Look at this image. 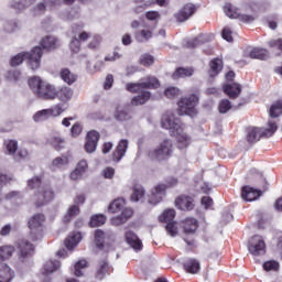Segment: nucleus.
<instances>
[{"label": "nucleus", "mask_w": 282, "mask_h": 282, "mask_svg": "<svg viewBox=\"0 0 282 282\" xmlns=\"http://www.w3.org/2000/svg\"><path fill=\"white\" fill-rule=\"evenodd\" d=\"M161 127L170 131V135L176 138L177 149L184 151L188 149L191 144V137L184 131V124L180 119L175 118V115L167 112L161 119Z\"/></svg>", "instance_id": "nucleus-1"}, {"label": "nucleus", "mask_w": 282, "mask_h": 282, "mask_svg": "<svg viewBox=\"0 0 282 282\" xmlns=\"http://www.w3.org/2000/svg\"><path fill=\"white\" fill-rule=\"evenodd\" d=\"M29 188H37V192L34 195L35 206L40 208V206H45V204H50L52 199H54V189L52 186L46 184H41V177L35 176L28 181Z\"/></svg>", "instance_id": "nucleus-2"}, {"label": "nucleus", "mask_w": 282, "mask_h": 282, "mask_svg": "<svg viewBox=\"0 0 282 282\" xmlns=\"http://www.w3.org/2000/svg\"><path fill=\"white\" fill-rule=\"evenodd\" d=\"M29 86L37 98L42 100H56V86L42 80L41 77H31Z\"/></svg>", "instance_id": "nucleus-3"}, {"label": "nucleus", "mask_w": 282, "mask_h": 282, "mask_svg": "<svg viewBox=\"0 0 282 282\" xmlns=\"http://www.w3.org/2000/svg\"><path fill=\"white\" fill-rule=\"evenodd\" d=\"M43 56V48L41 46H35L31 50L30 53H19L18 55L13 56L11 58V65L12 67H19L21 63L25 58H28L29 67L33 72H36L41 67V58Z\"/></svg>", "instance_id": "nucleus-4"}, {"label": "nucleus", "mask_w": 282, "mask_h": 282, "mask_svg": "<svg viewBox=\"0 0 282 282\" xmlns=\"http://www.w3.org/2000/svg\"><path fill=\"white\" fill-rule=\"evenodd\" d=\"M276 129H279V126L276 124V120L274 119L268 121L267 128H248L247 142H249L250 144H254L259 142L261 138H272V135L276 133Z\"/></svg>", "instance_id": "nucleus-5"}, {"label": "nucleus", "mask_w": 282, "mask_h": 282, "mask_svg": "<svg viewBox=\"0 0 282 282\" xmlns=\"http://www.w3.org/2000/svg\"><path fill=\"white\" fill-rule=\"evenodd\" d=\"M148 155L151 160H159V162L169 160L173 155V141L169 139L163 140L155 149L150 150Z\"/></svg>", "instance_id": "nucleus-6"}, {"label": "nucleus", "mask_w": 282, "mask_h": 282, "mask_svg": "<svg viewBox=\"0 0 282 282\" xmlns=\"http://www.w3.org/2000/svg\"><path fill=\"white\" fill-rule=\"evenodd\" d=\"M127 91H130L131 94H140L139 96H135L132 98L131 104L134 107H138V105H144L147 101L151 98V93L144 90V84L141 83H129L126 85Z\"/></svg>", "instance_id": "nucleus-7"}, {"label": "nucleus", "mask_w": 282, "mask_h": 282, "mask_svg": "<svg viewBox=\"0 0 282 282\" xmlns=\"http://www.w3.org/2000/svg\"><path fill=\"white\" fill-rule=\"evenodd\" d=\"M177 105L180 116H195L197 113L195 107L199 105V97L195 94L183 97L178 100Z\"/></svg>", "instance_id": "nucleus-8"}, {"label": "nucleus", "mask_w": 282, "mask_h": 282, "mask_svg": "<svg viewBox=\"0 0 282 282\" xmlns=\"http://www.w3.org/2000/svg\"><path fill=\"white\" fill-rule=\"evenodd\" d=\"M65 108H63V104H57L52 108L43 109L33 115L34 122H45V120H50V118H58L62 113H64Z\"/></svg>", "instance_id": "nucleus-9"}, {"label": "nucleus", "mask_w": 282, "mask_h": 282, "mask_svg": "<svg viewBox=\"0 0 282 282\" xmlns=\"http://www.w3.org/2000/svg\"><path fill=\"white\" fill-rule=\"evenodd\" d=\"M175 219V209H166L159 216V221H164L166 225L167 235L171 237L177 236V226L173 220Z\"/></svg>", "instance_id": "nucleus-10"}, {"label": "nucleus", "mask_w": 282, "mask_h": 282, "mask_svg": "<svg viewBox=\"0 0 282 282\" xmlns=\"http://www.w3.org/2000/svg\"><path fill=\"white\" fill-rule=\"evenodd\" d=\"M248 250L253 257L265 254V241L261 236H253L248 245Z\"/></svg>", "instance_id": "nucleus-11"}, {"label": "nucleus", "mask_w": 282, "mask_h": 282, "mask_svg": "<svg viewBox=\"0 0 282 282\" xmlns=\"http://www.w3.org/2000/svg\"><path fill=\"white\" fill-rule=\"evenodd\" d=\"M224 11L229 19H238L242 23H252L256 19L254 15L239 13V9L235 8L231 3H226Z\"/></svg>", "instance_id": "nucleus-12"}, {"label": "nucleus", "mask_w": 282, "mask_h": 282, "mask_svg": "<svg viewBox=\"0 0 282 282\" xmlns=\"http://www.w3.org/2000/svg\"><path fill=\"white\" fill-rule=\"evenodd\" d=\"M195 12H197V7L193 3H187L174 13V19L177 23H186Z\"/></svg>", "instance_id": "nucleus-13"}, {"label": "nucleus", "mask_w": 282, "mask_h": 282, "mask_svg": "<svg viewBox=\"0 0 282 282\" xmlns=\"http://www.w3.org/2000/svg\"><path fill=\"white\" fill-rule=\"evenodd\" d=\"M169 186L164 183L156 184L149 195V203L155 206V204H160L164 197H166V188Z\"/></svg>", "instance_id": "nucleus-14"}, {"label": "nucleus", "mask_w": 282, "mask_h": 282, "mask_svg": "<svg viewBox=\"0 0 282 282\" xmlns=\"http://www.w3.org/2000/svg\"><path fill=\"white\" fill-rule=\"evenodd\" d=\"M45 221V216L43 214H35L29 219V228L32 230L31 235H34V230H37L39 238H33L34 241H37V239H41V226H43V223Z\"/></svg>", "instance_id": "nucleus-15"}, {"label": "nucleus", "mask_w": 282, "mask_h": 282, "mask_svg": "<svg viewBox=\"0 0 282 282\" xmlns=\"http://www.w3.org/2000/svg\"><path fill=\"white\" fill-rule=\"evenodd\" d=\"M98 140H100V134L98 131H89L86 137L85 151L86 153H95L98 147Z\"/></svg>", "instance_id": "nucleus-16"}, {"label": "nucleus", "mask_w": 282, "mask_h": 282, "mask_svg": "<svg viewBox=\"0 0 282 282\" xmlns=\"http://www.w3.org/2000/svg\"><path fill=\"white\" fill-rule=\"evenodd\" d=\"M175 206L180 210H193L195 208V199H193V196L181 195L176 198Z\"/></svg>", "instance_id": "nucleus-17"}, {"label": "nucleus", "mask_w": 282, "mask_h": 282, "mask_svg": "<svg viewBox=\"0 0 282 282\" xmlns=\"http://www.w3.org/2000/svg\"><path fill=\"white\" fill-rule=\"evenodd\" d=\"M127 149H129V140H120L112 153V162H120L127 155Z\"/></svg>", "instance_id": "nucleus-18"}, {"label": "nucleus", "mask_w": 282, "mask_h": 282, "mask_svg": "<svg viewBox=\"0 0 282 282\" xmlns=\"http://www.w3.org/2000/svg\"><path fill=\"white\" fill-rule=\"evenodd\" d=\"M88 165L87 161L82 160L77 163L76 167L70 172L69 178L73 182H78V180L83 178V175L87 172Z\"/></svg>", "instance_id": "nucleus-19"}, {"label": "nucleus", "mask_w": 282, "mask_h": 282, "mask_svg": "<svg viewBox=\"0 0 282 282\" xmlns=\"http://www.w3.org/2000/svg\"><path fill=\"white\" fill-rule=\"evenodd\" d=\"M61 269V262L56 260H48L44 263L43 271H42V276L43 281L42 282H50L47 274H53V272H56V270Z\"/></svg>", "instance_id": "nucleus-20"}, {"label": "nucleus", "mask_w": 282, "mask_h": 282, "mask_svg": "<svg viewBox=\"0 0 282 282\" xmlns=\"http://www.w3.org/2000/svg\"><path fill=\"white\" fill-rule=\"evenodd\" d=\"M40 44L43 50H58V47H61V40L54 35H46L41 40Z\"/></svg>", "instance_id": "nucleus-21"}, {"label": "nucleus", "mask_w": 282, "mask_h": 282, "mask_svg": "<svg viewBox=\"0 0 282 282\" xmlns=\"http://www.w3.org/2000/svg\"><path fill=\"white\" fill-rule=\"evenodd\" d=\"M55 98H57L59 102H63L65 105L69 102L72 98H74V89L67 86H63L59 89L57 88Z\"/></svg>", "instance_id": "nucleus-22"}, {"label": "nucleus", "mask_w": 282, "mask_h": 282, "mask_svg": "<svg viewBox=\"0 0 282 282\" xmlns=\"http://www.w3.org/2000/svg\"><path fill=\"white\" fill-rule=\"evenodd\" d=\"M126 241L132 250H135V252H139L143 248L142 240H140L138 235H135L133 231L126 232Z\"/></svg>", "instance_id": "nucleus-23"}, {"label": "nucleus", "mask_w": 282, "mask_h": 282, "mask_svg": "<svg viewBox=\"0 0 282 282\" xmlns=\"http://www.w3.org/2000/svg\"><path fill=\"white\" fill-rule=\"evenodd\" d=\"M18 250L19 257L21 259H25L26 257H30V254H32V252L34 251V246L30 243L28 240H19Z\"/></svg>", "instance_id": "nucleus-24"}, {"label": "nucleus", "mask_w": 282, "mask_h": 282, "mask_svg": "<svg viewBox=\"0 0 282 282\" xmlns=\"http://www.w3.org/2000/svg\"><path fill=\"white\" fill-rule=\"evenodd\" d=\"M261 196V191L256 189L254 187L245 186L242 188L241 197L245 202H254Z\"/></svg>", "instance_id": "nucleus-25"}, {"label": "nucleus", "mask_w": 282, "mask_h": 282, "mask_svg": "<svg viewBox=\"0 0 282 282\" xmlns=\"http://www.w3.org/2000/svg\"><path fill=\"white\" fill-rule=\"evenodd\" d=\"M133 216V209L124 208L121 212V215L112 217L111 224L112 226H122V224H127V220Z\"/></svg>", "instance_id": "nucleus-26"}, {"label": "nucleus", "mask_w": 282, "mask_h": 282, "mask_svg": "<svg viewBox=\"0 0 282 282\" xmlns=\"http://www.w3.org/2000/svg\"><path fill=\"white\" fill-rule=\"evenodd\" d=\"M245 56H247L248 58H258L259 61H265V58H268V51L265 48L259 47L248 48L245 52Z\"/></svg>", "instance_id": "nucleus-27"}, {"label": "nucleus", "mask_w": 282, "mask_h": 282, "mask_svg": "<svg viewBox=\"0 0 282 282\" xmlns=\"http://www.w3.org/2000/svg\"><path fill=\"white\" fill-rule=\"evenodd\" d=\"M14 279V270L6 263H0V282H11Z\"/></svg>", "instance_id": "nucleus-28"}, {"label": "nucleus", "mask_w": 282, "mask_h": 282, "mask_svg": "<svg viewBox=\"0 0 282 282\" xmlns=\"http://www.w3.org/2000/svg\"><path fill=\"white\" fill-rule=\"evenodd\" d=\"M36 0H12L10 2V8L12 10H15V12H23V10L30 8L32 3H34Z\"/></svg>", "instance_id": "nucleus-29"}, {"label": "nucleus", "mask_w": 282, "mask_h": 282, "mask_svg": "<svg viewBox=\"0 0 282 282\" xmlns=\"http://www.w3.org/2000/svg\"><path fill=\"white\" fill-rule=\"evenodd\" d=\"M224 69V62L220 58H214L209 63V76L210 78H215Z\"/></svg>", "instance_id": "nucleus-30"}, {"label": "nucleus", "mask_w": 282, "mask_h": 282, "mask_svg": "<svg viewBox=\"0 0 282 282\" xmlns=\"http://www.w3.org/2000/svg\"><path fill=\"white\" fill-rule=\"evenodd\" d=\"M83 239V235L80 232H75L68 236L65 240V246L67 250H74L78 243H80V240Z\"/></svg>", "instance_id": "nucleus-31"}, {"label": "nucleus", "mask_w": 282, "mask_h": 282, "mask_svg": "<svg viewBox=\"0 0 282 282\" xmlns=\"http://www.w3.org/2000/svg\"><path fill=\"white\" fill-rule=\"evenodd\" d=\"M208 41H213V35L208 34H199L196 39L187 42V47H197L204 43H208Z\"/></svg>", "instance_id": "nucleus-32"}, {"label": "nucleus", "mask_w": 282, "mask_h": 282, "mask_svg": "<svg viewBox=\"0 0 282 282\" xmlns=\"http://www.w3.org/2000/svg\"><path fill=\"white\" fill-rule=\"evenodd\" d=\"M224 91L229 98H237L241 94V86L239 84L225 85Z\"/></svg>", "instance_id": "nucleus-33"}, {"label": "nucleus", "mask_w": 282, "mask_h": 282, "mask_svg": "<svg viewBox=\"0 0 282 282\" xmlns=\"http://www.w3.org/2000/svg\"><path fill=\"white\" fill-rule=\"evenodd\" d=\"M48 144H51L55 151H61L62 149H65V138L53 135L48 139Z\"/></svg>", "instance_id": "nucleus-34"}, {"label": "nucleus", "mask_w": 282, "mask_h": 282, "mask_svg": "<svg viewBox=\"0 0 282 282\" xmlns=\"http://www.w3.org/2000/svg\"><path fill=\"white\" fill-rule=\"evenodd\" d=\"M17 151H19V141L17 140L4 141V152L7 155H17Z\"/></svg>", "instance_id": "nucleus-35"}, {"label": "nucleus", "mask_w": 282, "mask_h": 282, "mask_svg": "<svg viewBox=\"0 0 282 282\" xmlns=\"http://www.w3.org/2000/svg\"><path fill=\"white\" fill-rule=\"evenodd\" d=\"M61 78L66 83L67 85H74L76 83V79L78 78L74 73H72L68 68H62L61 70Z\"/></svg>", "instance_id": "nucleus-36"}, {"label": "nucleus", "mask_w": 282, "mask_h": 282, "mask_svg": "<svg viewBox=\"0 0 282 282\" xmlns=\"http://www.w3.org/2000/svg\"><path fill=\"white\" fill-rule=\"evenodd\" d=\"M184 268L186 272H188L189 274H197V272H199V269H200L199 261L195 259H188L184 263Z\"/></svg>", "instance_id": "nucleus-37"}, {"label": "nucleus", "mask_w": 282, "mask_h": 282, "mask_svg": "<svg viewBox=\"0 0 282 282\" xmlns=\"http://www.w3.org/2000/svg\"><path fill=\"white\" fill-rule=\"evenodd\" d=\"M115 119L118 120L119 122H127V120H131V113H129V111H127V109L122 108V107H118L115 110Z\"/></svg>", "instance_id": "nucleus-38"}, {"label": "nucleus", "mask_w": 282, "mask_h": 282, "mask_svg": "<svg viewBox=\"0 0 282 282\" xmlns=\"http://www.w3.org/2000/svg\"><path fill=\"white\" fill-rule=\"evenodd\" d=\"M145 193L147 192L142 185H135L130 197L131 202H142L144 199Z\"/></svg>", "instance_id": "nucleus-39"}, {"label": "nucleus", "mask_w": 282, "mask_h": 282, "mask_svg": "<svg viewBox=\"0 0 282 282\" xmlns=\"http://www.w3.org/2000/svg\"><path fill=\"white\" fill-rule=\"evenodd\" d=\"M107 272H109V262H107V260H102L97 265V279L101 281V279H105V276L107 275Z\"/></svg>", "instance_id": "nucleus-40"}, {"label": "nucleus", "mask_w": 282, "mask_h": 282, "mask_svg": "<svg viewBox=\"0 0 282 282\" xmlns=\"http://www.w3.org/2000/svg\"><path fill=\"white\" fill-rule=\"evenodd\" d=\"M105 239H107V234L102 229L95 230V245L99 250L105 248Z\"/></svg>", "instance_id": "nucleus-41"}, {"label": "nucleus", "mask_w": 282, "mask_h": 282, "mask_svg": "<svg viewBox=\"0 0 282 282\" xmlns=\"http://www.w3.org/2000/svg\"><path fill=\"white\" fill-rule=\"evenodd\" d=\"M14 254V247L12 245H6L0 247V261H6Z\"/></svg>", "instance_id": "nucleus-42"}, {"label": "nucleus", "mask_w": 282, "mask_h": 282, "mask_svg": "<svg viewBox=\"0 0 282 282\" xmlns=\"http://www.w3.org/2000/svg\"><path fill=\"white\" fill-rule=\"evenodd\" d=\"M106 221H107V217L105 215L97 214L91 216L89 224L91 228H98L100 226H105Z\"/></svg>", "instance_id": "nucleus-43"}, {"label": "nucleus", "mask_w": 282, "mask_h": 282, "mask_svg": "<svg viewBox=\"0 0 282 282\" xmlns=\"http://www.w3.org/2000/svg\"><path fill=\"white\" fill-rule=\"evenodd\" d=\"M184 232L191 235L197 230V220L195 218H187L183 225Z\"/></svg>", "instance_id": "nucleus-44"}, {"label": "nucleus", "mask_w": 282, "mask_h": 282, "mask_svg": "<svg viewBox=\"0 0 282 282\" xmlns=\"http://www.w3.org/2000/svg\"><path fill=\"white\" fill-rule=\"evenodd\" d=\"M69 164V158L67 155L57 156L52 161L53 169H65Z\"/></svg>", "instance_id": "nucleus-45"}, {"label": "nucleus", "mask_w": 282, "mask_h": 282, "mask_svg": "<svg viewBox=\"0 0 282 282\" xmlns=\"http://www.w3.org/2000/svg\"><path fill=\"white\" fill-rule=\"evenodd\" d=\"M124 208V200L123 198H117L112 203H110L108 210L112 214L120 213Z\"/></svg>", "instance_id": "nucleus-46"}, {"label": "nucleus", "mask_w": 282, "mask_h": 282, "mask_svg": "<svg viewBox=\"0 0 282 282\" xmlns=\"http://www.w3.org/2000/svg\"><path fill=\"white\" fill-rule=\"evenodd\" d=\"M152 36L153 32L151 30H141L135 33V40L139 43H147V41H149V39H151Z\"/></svg>", "instance_id": "nucleus-47"}, {"label": "nucleus", "mask_w": 282, "mask_h": 282, "mask_svg": "<svg viewBox=\"0 0 282 282\" xmlns=\"http://www.w3.org/2000/svg\"><path fill=\"white\" fill-rule=\"evenodd\" d=\"M165 98H169L170 100H173L175 98H178V96H182V90L177 87H167L164 90Z\"/></svg>", "instance_id": "nucleus-48"}, {"label": "nucleus", "mask_w": 282, "mask_h": 282, "mask_svg": "<svg viewBox=\"0 0 282 282\" xmlns=\"http://www.w3.org/2000/svg\"><path fill=\"white\" fill-rule=\"evenodd\" d=\"M193 68H178L173 75L172 78H187V76H191L193 74Z\"/></svg>", "instance_id": "nucleus-49"}, {"label": "nucleus", "mask_w": 282, "mask_h": 282, "mask_svg": "<svg viewBox=\"0 0 282 282\" xmlns=\"http://www.w3.org/2000/svg\"><path fill=\"white\" fill-rule=\"evenodd\" d=\"M143 83L144 89H158L160 87V80L155 77H148Z\"/></svg>", "instance_id": "nucleus-50"}, {"label": "nucleus", "mask_w": 282, "mask_h": 282, "mask_svg": "<svg viewBox=\"0 0 282 282\" xmlns=\"http://www.w3.org/2000/svg\"><path fill=\"white\" fill-rule=\"evenodd\" d=\"M79 213L80 208L78 205H72L64 217V221H72V218L76 217Z\"/></svg>", "instance_id": "nucleus-51"}, {"label": "nucleus", "mask_w": 282, "mask_h": 282, "mask_svg": "<svg viewBox=\"0 0 282 282\" xmlns=\"http://www.w3.org/2000/svg\"><path fill=\"white\" fill-rule=\"evenodd\" d=\"M282 113V100L276 101L270 108L271 118H279Z\"/></svg>", "instance_id": "nucleus-52"}, {"label": "nucleus", "mask_w": 282, "mask_h": 282, "mask_svg": "<svg viewBox=\"0 0 282 282\" xmlns=\"http://www.w3.org/2000/svg\"><path fill=\"white\" fill-rule=\"evenodd\" d=\"M269 45H270V47H272L275 56H281V52H282V40L281 39L270 41Z\"/></svg>", "instance_id": "nucleus-53"}, {"label": "nucleus", "mask_w": 282, "mask_h": 282, "mask_svg": "<svg viewBox=\"0 0 282 282\" xmlns=\"http://www.w3.org/2000/svg\"><path fill=\"white\" fill-rule=\"evenodd\" d=\"M218 109H219L220 113H228V111H230V109H232V104H230V100H228V99H223L219 102Z\"/></svg>", "instance_id": "nucleus-54"}, {"label": "nucleus", "mask_w": 282, "mask_h": 282, "mask_svg": "<svg viewBox=\"0 0 282 282\" xmlns=\"http://www.w3.org/2000/svg\"><path fill=\"white\" fill-rule=\"evenodd\" d=\"M263 269L267 272H276V270H279V262L274 260L267 261L263 263Z\"/></svg>", "instance_id": "nucleus-55"}, {"label": "nucleus", "mask_w": 282, "mask_h": 282, "mask_svg": "<svg viewBox=\"0 0 282 282\" xmlns=\"http://www.w3.org/2000/svg\"><path fill=\"white\" fill-rule=\"evenodd\" d=\"M84 268H87V261L80 260L77 263H75V276H83Z\"/></svg>", "instance_id": "nucleus-56"}, {"label": "nucleus", "mask_w": 282, "mask_h": 282, "mask_svg": "<svg viewBox=\"0 0 282 282\" xmlns=\"http://www.w3.org/2000/svg\"><path fill=\"white\" fill-rule=\"evenodd\" d=\"M69 48L73 54H78V52H80V40H78V37H73L69 43Z\"/></svg>", "instance_id": "nucleus-57"}, {"label": "nucleus", "mask_w": 282, "mask_h": 282, "mask_svg": "<svg viewBox=\"0 0 282 282\" xmlns=\"http://www.w3.org/2000/svg\"><path fill=\"white\" fill-rule=\"evenodd\" d=\"M46 8H47V4H45V1L43 0V2H40L34 7L33 15L39 17V15L43 14V12H45Z\"/></svg>", "instance_id": "nucleus-58"}, {"label": "nucleus", "mask_w": 282, "mask_h": 282, "mask_svg": "<svg viewBox=\"0 0 282 282\" xmlns=\"http://www.w3.org/2000/svg\"><path fill=\"white\" fill-rule=\"evenodd\" d=\"M141 65H144V67H149L150 65H153L154 58L150 54H144L140 58Z\"/></svg>", "instance_id": "nucleus-59"}, {"label": "nucleus", "mask_w": 282, "mask_h": 282, "mask_svg": "<svg viewBox=\"0 0 282 282\" xmlns=\"http://www.w3.org/2000/svg\"><path fill=\"white\" fill-rule=\"evenodd\" d=\"M102 42V37L100 35H94L93 40L89 42L88 47L90 50H96Z\"/></svg>", "instance_id": "nucleus-60"}, {"label": "nucleus", "mask_w": 282, "mask_h": 282, "mask_svg": "<svg viewBox=\"0 0 282 282\" xmlns=\"http://www.w3.org/2000/svg\"><path fill=\"white\" fill-rule=\"evenodd\" d=\"M7 78L8 80H11V82L19 80V78H21V72L17 69L9 70L7 74Z\"/></svg>", "instance_id": "nucleus-61"}, {"label": "nucleus", "mask_w": 282, "mask_h": 282, "mask_svg": "<svg viewBox=\"0 0 282 282\" xmlns=\"http://www.w3.org/2000/svg\"><path fill=\"white\" fill-rule=\"evenodd\" d=\"M102 175L106 180H113V175H116V170L113 167H105L102 170Z\"/></svg>", "instance_id": "nucleus-62"}, {"label": "nucleus", "mask_w": 282, "mask_h": 282, "mask_svg": "<svg viewBox=\"0 0 282 282\" xmlns=\"http://www.w3.org/2000/svg\"><path fill=\"white\" fill-rule=\"evenodd\" d=\"M80 133H83V127H80L78 123L73 124V127L70 129V135L73 138H78V135H80Z\"/></svg>", "instance_id": "nucleus-63"}, {"label": "nucleus", "mask_w": 282, "mask_h": 282, "mask_svg": "<svg viewBox=\"0 0 282 282\" xmlns=\"http://www.w3.org/2000/svg\"><path fill=\"white\" fill-rule=\"evenodd\" d=\"M223 39L225 41H228V43H232V31L230 30V28H225L223 30Z\"/></svg>", "instance_id": "nucleus-64"}]
</instances>
